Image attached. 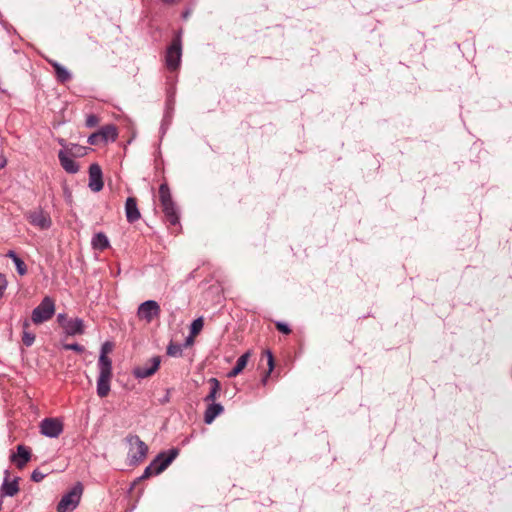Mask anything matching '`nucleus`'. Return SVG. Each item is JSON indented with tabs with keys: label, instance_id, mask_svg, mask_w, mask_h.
Segmentation results:
<instances>
[{
	"label": "nucleus",
	"instance_id": "nucleus-23",
	"mask_svg": "<svg viewBox=\"0 0 512 512\" xmlns=\"http://www.w3.org/2000/svg\"><path fill=\"white\" fill-rule=\"evenodd\" d=\"M208 383L210 385V391L204 398V402L206 403L214 402L221 389L220 382L216 378H210Z\"/></svg>",
	"mask_w": 512,
	"mask_h": 512
},
{
	"label": "nucleus",
	"instance_id": "nucleus-2",
	"mask_svg": "<svg viewBox=\"0 0 512 512\" xmlns=\"http://www.w3.org/2000/svg\"><path fill=\"white\" fill-rule=\"evenodd\" d=\"M125 440L131 446L128 452L129 464L136 466L143 462L148 453L146 443L138 435L134 434L127 435Z\"/></svg>",
	"mask_w": 512,
	"mask_h": 512
},
{
	"label": "nucleus",
	"instance_id": "nucleus-39",
	"mask_svg": "<svg viewBox=\"0 0 512 512\" xmlns=\"http://www.w3.org/2000/svg\"><path fill=\"white\" fill-rule=\"evenodd\" d=\"M59 144L62 145V146H65V141L63 139H60L59 140Z\"/></svg>",
	"mask_w": 512,
	"mask_h": 512
},
{
	"label": "nucleus",
	"instance_id": "nucleus-38",
	"mask_svg": "<svg viewBox=\"0 0 512 512\" xmlns=\"http://www.w3.org/2000/svg\"><path fill=\"white\" fill-rule=\"evenodd\" d=\"M7 164V160L5 157L2 158V160L0 161V169L4 168Z\"/></svg>",
	"mask_w": 512,
	"mask_h": 512
},
{
	"label": "nucleus",
	"instance_id": "nucleus-8",
	"mask_svg": "<svg viewBox=\"0 0 512 512\" xmlns=\"http://www.w3.org/2000/svg\"><path fill=\"white\" fill-rule=\"evenodd\" d=\"M104 367H99V376L97 379V394L100 398L106 397L110 392V381L112 378V368L106 365L103 360Z\"/></svg>",
	"mask_w": 512,
	"mask_h": 512
},
{
	"label": "nucleus",
	"instance_id": "nucleus-20",
	"mask_svg": "<svg viewBox=\"0 0 512 512\" xmlns=\"http://www.w3.org/2000/svg\"><path fill=\"white\" fill-rule=\"evenodd\" d=\"M50 65L54 68L55 76L58 82L64 84L71 80V73L57 61H49Z\"/></svg>",
	"mask_w": 512,
	"mask_h": 512
},
{
	"label": "nucleus",
	"instance_id": "nucleus-19",
	"mask_svg": "<svg viewBox=\"0 0 512 512\" xmlns=\"http://www.w3.org/2000/svg\"><path fill=\"white\" fill-rule=\"evenodd\" d=\"M64 330L70 336L81 335L84 333V322L80 318L69 319L65 324Z\"/></svg>",
	"mask_w": 512,
	"mask_h": 512
},
{
	"label": "nucleus",
	"instance_id": "nucleus-13",
	"mask_svg": "<svg viewBox=\"0 0 512 512\" xmlns=\"http://www.w3.org/2000/svg\"><path fill=\"white\" fill-rule=\"evenodd\" d=\"M31 457V449L23 444H20L17 446V451L12 453L9 459L18 469H23L31 460Z\"/></svg>",
	"mask_w": 512,
	"mask_h": 512
},
{
	"label": "nucleus",
	"instance_id": "nucleus-15",
	"mask_svg": "<svg viewBox=\"0 0 512 512\" xmlns=\"http://www.w3.org/2000/svg\"><path fill=\"white\" fill-rule=\"evenodd\" d=\"M4 481L1 485L0 492L2 496L13 497L19 492V478L16 477L12 481L9 480L10 472L9 470H5Z\"/></svg>",
	"mask_w": 512,
	"mask_h": 512
},
{
	"label": "nucleus",
	"instance_id": "nucleus-22",
	"mask_svg": "<svg viewBox=\"0 0 512 512\" xmlns=\"http://www.w3.org/2000/svg\"><path fill=\"white\" fill-rule=\"evenodd\" d=\"M91 245L93 249L103 251L110 246V243L105 233L98 232L92 237Z\"/></svg>",
	"mask_w": 512,
	"mask_h": 512
},
{
	"label": "nucleus",
	"instance_id": "nucleus-14",
	"mask_svg": "<svg viewBox=\"0 0 512 512\" xmlns=\"http://www.w3.org/2000/svg\"><path fill=\"white\" fill-rule=\"evenodd\" d=\"M103 174L102 169L97 163H93L89 167V183L88 187L93 192H99L103 189Z\"/></svg>",
	"mask_w": 512,
	"mask_h": 512
},
{
	"label": "nucleus",
	"instance_id": "nucleus-29",
	"mask_svg": "<svg viewBox=\"0 0 512 512\" xmlns=\"http://www.w3.org/2000/svg\"><path fill=\"white\" fill-rule=\"evenodd\" d=\"M156 464H157V461L152 460V462L144 469L143 474L135 481V483L138 481L144 480V479H148L152 475H156L154 472Z\"/></svg>",
	"mask_w": 512,
	"mask_h": 512
},
{
	"label": "nucleus",
	"instance_id": "nucleus-5",
	"mask_svg": "<svg viewBox=\"0 0 512 512\" xmlns=\"http://www.w3.org/2000/svg\"><path fill=\"white\" fill-rule=\"evenodd\" d=\"M118 137L117 127L114 124H108L103 126L97 132L92 133L87 142L90 145L106 144L108 142H114Z\"/></svg>",
	"mask_w": 512,
	"mask_h": 512
},
{
	"label": "nucleus",
	"instance_id": "nucleus-27",
	"mask_svg": "<svg viewBox=\"0 0 512 512\" xmlns=\"http://www.w3.org/2000/svg\"><path fill=\"white\" fill-rule=\"evenodd\" d=\"M265 353L267 355L268 371L266 372V374L264 375V377L261 380L264 385L267 383L270 373L274 369V357H273L272 352L267 350Z\"/></svg>",
	"mask_w": 512,
	"mask_h": 512
},
{
	"label": "nucleus",
	"instance_id": "nucleus-7",
	"mask_svg": "<svg viewBox=\"0 0 512 512\" xmlns=\"http://www.w3.org/2000/svg\"><path fill=\"white\" fill-rule=\"evenodd\" d=\"M40 433L49 438H57L63 432V422L58 418H44L39 425Z\"/></svg>",
	"mask_w": 512,
	"mask_h": 512
},
{
	"label": "nucleus",
	"instance_id": "nucleus-6",
	"mask_svg": "<svg viewBox=\"0 0 512 512\" xmlns=\"http://www.w3.org/2000/svg\"><path fill=\"white\" fill-rule=\"evenodd\" d=\"M82 493V486L78 483L74 488L65 494L57 504V512H69L74 510L79 501Z\"/></svg>",
	"mask_w": 512,
	"mask_h": 512
},
{
	"label": "nucleus",
	"instance_id": "nucleus-9",
	"mask_svg": "<svg viewBox=\"0 0 512 512\" xmlns=\"http://www.w3.org/2000/svg\"><path fill=\"white\" fill-rule=\"evenodd\" d=\"M29 223L41 230L49 229L52 225V220L48 212L41 208L30 211L26 214Z\"/></svg>",
	"mask_w": 512,
	"mask_h": 512
},
{
	"label": "nucleus",
	"instance_id": "nucleus-4",
	"mask_svg": "<svg viewBox=\"0 0 512 512\" xmlns=\"http://www.w3.org/2000/svg\"><path fill=\"white\" fill-rule=\"evenodd\" d=\"M55 313V302L49 297L45 296L40 304L32 311L31 321L36 324H42L50 320Z\"/></svg>",
	"mask_w": 512,
	"mask_h": 512
},
{
	"label": "nucleus",
	"instance_id": "nucleus-21",
	"mask_svg": "<svg viewBox=\"0 0 512 512\" xmlns=\"http://www.w3.org/2000/svg\"><path fill=\"white\" fill-rule=\"evenodd\" d=\"M250 356H251V352L250 351H247L244 354H242L237 359L236 365L234 366V368L231 371L228 372L227 376L229 378H234L237 375H239L243 371V369L246 367Z\"/></svg>",
	"mask_w": 512,
	"mask_h": 512
},
{
	"label": "nucleus",
	"instance_id": "nucleus-33",
	"mask_svg": "<svg viewBox=\"0 0 512 512\" xmlns=\"http://www.w3.org/2000/svg\"><path fill=\"white\" fill-rule=\"evenodd\" d=\"M47 476V473L42 472L39 469H35L31 474V480L33 482H40Z\"/></svg>",
	"mask_w": 512,
	"mask_h": 512
},
{
	"label": "nucleus",
	"instance_id": "nucleus-1",
	"mask_svg": "<svg viewBox=\"0 0 512 512\" xmlns=\"http://www.w3.org/2000/svg\"><path fill=\"white\" fill-rule=\"evenodd\" d=\"M159 201L164 214L165 221L170 226H176L180 223L179 210L172 198V194L167 182L159 186Z\"/></svg>",
	"mask_w": 512,
	"mask_h": 512
},
{
	"label": "nucleus",
	"instance_id": "nucleus-3",
	"mask_svg": "<svg viewBox=\"0 0 512 512\" xmlns=\"http://www.w3.org/2000/svg\"><path fill=\"white\" fill-rule=\"evenodd\" d=\"M182 31H178L172 42L166 49L165 64L170 71H176L181 63L182 57Z\"/></svg>",
	"mask_w": 512,
	"mask_h": 512
},
{
	"label": "nucleus",
	"instance_id": "nucleus-11",
	"mask_svg": "<svg viewBox=\"0 0 512 512\" xmlns=\"http://www.w3.org/2000/svg\"><path fill=\"white\" fill-rule=\"evenodd\" d=\"M179 455L178 448H171L167 451L160 452L153 461H157L156 467L154 469L155 474H160L163 472Z\"/></svg>",
	"mask_w": 512,
	"mask_h": 512
},
{
	"label": "nucleus",
	"instance_id": "nucleus-16",
	"mask_svg": "<svg viewBox=\"0 0 512 512\" xmlns=\"http://www.w3.org/2000/svg\"><path fill=\"white\" fill-rule=\"evenodd\" d=\"M72 157L73 156H71L66 149L58 152V159L62 168L67 173L75 174L79 171V165L72 159Z\"/></svg>",
	"mask_w": 512,
	"mask_h": 512
},
{
	"label": "nucleus",
	"instance_id": "nucleus-25",
	"mask_svg": "<svg viewBox=\"0 0 512 512\" xmlns=\"http://www.w3.org/2000/svg\"><path fill=\"white\" fill-rule=\"evenodd\" d=\"M111 350H112V344H111L110 342H105V343L102 345V347H101L100 357H99V360H98V367H104L103 360H105L106 365H107L109 368H112V361H111V359L107 356V353H109Z\"/></svg>",
	"mask_w": 512,
	"mask_h": 512
},
{
	"label": "nucleus",
	"instance_id": "nucleus-37",
	"mask_svg": "<svg viewBox=\"0 0 512 512\" xmlns=\"http://www.w3.org/2000/svg\"><path fill=\"white\" fill-rule=\"evenodd\" d=\"M57 321H58L59 325L64 329L65 324L69 321V319L67 318V316L65 314L60 313L57 316Z\"/></svg>",
	"mask_w": 512,
	"mask_h": 512
},
{
	"label": "nucleus",
	"instance_id": "nucleus-17",
	"mask_svg": "<svg viewBox=\"0 0 512 512\" xmlns=\"http://www.w3.org/2000/svg\"><path fill=\"white\" fill-rule=\"evenodd\" d=\"M125 214L129 223H135L141 217L137 206V200L134 197H128L125 202Z\"/></svg>",
	"mask_w": 512,
	"mask_h": 512
},
{
	"label": "nucleus",
	"instance_id": "nucleus-30",
	"mask_svg": "<svg viewBox=\"0 0 512 512\" xmlns=\"http://www.w3.org/2000/svg\"><path fill=\"white\" fill-rule=\"evenodd\" d=\"M66 150L73 157L83 156L86 154V148L78 144H71L69 148H66Z\"/></svg>",
	"mask_w": 512,
	"mask_h": 512
},
{
	"label": "nucleus",
	"instance_id": "nucleus-40",
	"mask_svg": "<svg viewBox=\"0 0 512 512\" xmlns=\"http://www.w3.org/2000/svg\"><path fill=\"white\" fill-rule=\"evenodd\" d=\"M169 400L168 396L164 397V400L162 401V403H165Z\"/></svg>",
	"mask_w": 512,
	"mask_h": 512
},
{
	"label": "nucleus",
	"instance_id": "nucleus-41",
	"mask_svg": "<svg viewBox=\"0 0 512 512\" xmlns=\"http://www.w3.org/2000/svg\"><path fill=\"white\" fill-rule=\"evenodd\" d=\"M2 509V501H0V510Z\"/></svg>",
	"mask_w": 512,
	"mask_h": 512
},
{
	"label": "nucleus",
	"instance_id": "nucleus-26",
	"mask_svg": "<svg viewBox=\"0 0 512 512\" xmlns=\"http://www.w3.org/2000/svg\"><path fill=\"white\" fill-rule=\"evenodd\" d=\"M29 326H30L29 320L25 319L23 321L22 343L26 347L32 346L35 341V334L28 331Z\"/></svg>",
	"mask_w": 512,
	"mask_h": 512
},
{
	"label": "nucleus",
	"instance_id": "nucleus-12",
	"mask_svg": "<svg viewBox=\"0 0 512 512\" xmlns=\"http://www.w3.org/2000/svg\"><path fill=\"white\" fill-rule=\"evenodd\" d=\"M137 314L140 319L149 323L160 314V306L154 300H147L140 304Z\"/></svg>",
	"mask_w": 512,
	"mask_h": 512
},
{
	"label": "nucleus",
	"instance_id": "nucleus-24",
	"mask_svg": "<svg viewBox=\"0 0 512 512\" xmlns=\"http://www.w3.org/2000/svg\"><path fill=\"white\" fill-rule=\"evenodd\" d=\"M6 257L10 258L16 266V270L20 275L27 273V266L24 261L13 250H9Z\"/></svg>",
	"mask_w": 512,
	"mask_h": 512
},
{
	"label": "nucleus",
	"instance_id": "nucleus-28",
	"mask_svg": "<svg viewBox=\"0 0 512 512\" xmlns=\"http://www.w3.org/2000/svg\"><path fill=\"white\" fill-rule=\"evenodd\" d=\"M182 346L171 342L167 347V355L171 357H180L182 355Z\"/></svg>",
	"mask_w": 512,
	"mask_h": 512
},
{
	"label": "nucleus",
	"instance_id": "nucleus-34",
	"mask_svg": "<svg viewBox=\"0 0 512 512\" xmlns=\"http://www.w3.org/2000/svg\"><path fill=\"white\" fill-rule=\"evenodd\" d=\"M98 123H99V118L95 114H90L87 116L85 124L88 128H93V127L97 126Z\"/></svg>",
	"mask_w": 512,
	"mask_h": 512
},
{
	"label": "nucleus",
	"instance_id": "nucleus-10",
	"mask_svg": "<svg viewBox=\"0 0 512 512\" xmlns=\"http://www.w3.org/2000/svg\"><path fill=\"white\" fill-rule=\"evenodd\" d=\"M161 363L160 356H154L152 357L149 362L139 365L133 369V375L137 379H144L147 377L152 376L156 373V371L159 369Z\"/></svg>",
	"mask_w": 512,
	"mask_h": 512
},
{
	"label": "nucleus",
	"instance_id": "nucleus-36",
	"mask_svg": "<svg viewBox=\"0 0 512 512\" xmlns=\"http://www.w3.org/2000/svg\"><path fill=\"white\" fill-rule=\"evenodd\" d=\"M7 287V280L3 274L0 273V297L3 295Z\"/></svg>",
	"mask_w": 512,
	"mask_h": 512
},
{
	"label": "nucleus",
	"instance_id": "nucleus-35",
	"mask_svg": "<svg viewBox=\"0 0 512 512\" xmlns=\"http://www.w3.org/2000/svg\"><path fill=\"white\" fill-rule=\"evenodd\" d=\"M64 349L66 350H73L77 353H83L84 352V347L78 343H72V344H65L64 345Z\"/></svg>",
	"mask_w": 512,
	"mask_h": 512
},
{
	"label": "nucleus",
	"instance_id": "nucleus-31",
	"mask_svg": "<svg viewBox=\"0 0 512 512\" xmlns=\"http://www.w3.org/2000/svg\"><path fill=\"white\" fill-rule=\"evenodd\" d=\"M203 325H204V322H203V318L202 317H199V318L195 319L192 322L191 327H190L191 335L192 336L197 335L202 330Z\"/></svg>",
	"mask_w": 512,
	"mask_h": 512
},
{
	"label": "nucleus",
	"instance_id": "nucleus-32",
	"mask_svg": "<svg viewBox=\"0 0 512 512\" xmlns=\"http://www.w3.org/2000/svg\"><path fill=\"white\" fill-rule=\"evenodd\" d=\"M275 326L279 332H281L285 335H288L292 332L291 328L289 327V325L287 323H284L281 321H276Z\"/></svg>",
	"mask_w": 512,
	"mask_h": 512
},
{
	"label": "nucleus",
	"instance_id": "nucleus-18",
	"mask_svg": "<svg viewBox=\"0 0 512 512\" xmlns=\"http://www.w3.org/2000/svg\"><path fill=\"white\" fill-rule=\"evenodd\" d=\"M223 411L224 407L220 403L209 402L204 412V422L206 424H211L217 416L223 413Z\"/></svg>",
	"mask_w": 512,
	"mask_h": 512
}]
</instances>
